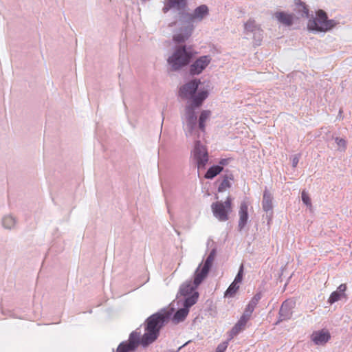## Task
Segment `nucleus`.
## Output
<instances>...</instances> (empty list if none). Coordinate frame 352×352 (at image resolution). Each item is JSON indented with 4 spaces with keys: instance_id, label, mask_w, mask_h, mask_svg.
I'll return each instance as SVG.
<instances>
[{
    "instance_id": "nucleus-1",
    "label": "nucleus",
    "mask_w": 352,
    "mask_h": 352,
    "mask_svg": "<svg viewBox=\"0 0 352 352\" xmlns=\"http://www.w3.org/2000/svg\"><path fill=\"white\" fill-rule=\"evenodd\" d=\"M173 309H162L146 318L144 323V343H153L160 336V330L169 322Z\"/></svg>"
},
{
    "instance_id": "nucleus-2",
    "label": "nucleus",
    "mask_w": 352,
    "mask_h": 352,
    "mask_svg": "<svg viewBox=\"0 0 352 352\" xmlns=\"http://www.w3.org/2000/svg\"><path fill=\"white\" fill-rule=\"evenodd\" d=\"M208 96L206 90L200 91L197 94H194L190 99L192 100L191 103L185 107V113L182 117L183 129L186 137L192 136L195 133L197 129V115L195 108L201 105L204 100Z\"/></svg>"
},
{
    "instance_id": "nucleus-3",
    "label": "nucleus",
    "mask_w": 352,
    "mask_h": 352,
    "mask_svg": "<svg viewBox=\"0 0 352 352\" xmlns=\"http://www.w3.org/2000/svg\"><path fill=\"white\" fill-rule=\"evenodd\" d=\"M192 56V53L186 50L185 45L179 46L167 61L173 71H178L189 64Z\"/></svg>"
},
{
    "instance_id": "nucleus-4",
    "label": "nucleus",
    "mask_w": 352,
    "mask_h": 352,
    "mask_svg": "<svg viewBox=\"0 0 352 352\" xmlns=\"http://www.w3.org/2000/svg\"><path fill=\"white\" fill-rule=\"evenodd\" d=\"M334 20L328 19L327 13L322 10H319L316 12V17L309 19L308 21V28L318 32H325L331 30L336 25Z\"/></svg>"
},
{
    "instance_id": "nucleus-5",
    "label": "nucleus",
    "mask_w": 352,
    "mask_h": 352,
    "mask_svg": "<svg viewBox=\"0 0 352 352\" xmlns=\"http://www.w3.org/2000/svg\"><path fill=\"white\" fill-rule=\"evenodd\" d=\"M211 208L214 216L220 221L228 219V214L232 210V199L228 197L224 202L217 201L212 203Z\"/></svg>"
},
{
    "instance_id": "nucleus-6",
    "label": "nucleus",
    "mask_w": 352,
    "mask_h": 352,
    "mask_svg": "<svg viewBox=\"0 0 352 352\" xmlns=\"http://www.w3.org/2000/svg\"><path fill=\"white\" fill-rule=\"evenodd\" d=\"M192 155L196 161L197 168H205L208 161V154L206 148L201 144L199 140L195 141Z\"/></svg>"
},
{
    "instance_id": "nucleus-7",
    "label": "nucleus",
    "mask_w": 352,
    "mask_h": 352,
    "mask_svg": "<svg viewBox=\"0 0 352 352\" xmlns=\"http://www.w3.org/2000/svg\"><path fill=\"white\" fill-rule=\"evenodd\" d=\"M208 14V8L206 5H201L194 10L192 14L182 12L181 18L190 24L195 20L201 21Z\"/></svg>"
},
{
    "instance_id": "nucleus-8",
    "label": "nucleus",
    "mask_w": 352,
    "mask_h": 352,
    "mask_svg": "<svg viewBox=\"0 0 352 352\" xmlns=\"http://www.w3.org/2000/svg\"><path fill=\"white\" fill-rule=\"evenodd\" d=\"M200 82L199 80L195 79L184 84L180 87L179 96L184 99H190L196 93Z\"/></svg>"
},
{
    "instance_id": "nucleus-9",
    "label": "nucleus",
    "mask_w": 352,
    "mask_h": 352,
    "mask_svg": "<svg viewBox=\"0 0 352 352\" xmlns=\"http://www.w3.org/2000/svg\"><path fill=\"white\" fill-rule=\"evenodd\" d=\"M211 61V57L208 55L200 56L190 66L189 72L191 75L200 74Z\"/></svg>"
},
{
    "instance_id": "nucleus-10",
    "label": "nucleus",
    "mask_w": 352,
    "mask_h": 352,
    "mask_svg": "<svg viewBox=\"0 0 352 352\" xmlns=\"http://www.w3.org/2000/svg\"><path fill=\"white\" fill-rule=\"evenodd\" d=\"M138 329H139L132 331L129 335L128 341H126L129 346L135 351H136L139 345H141L144 348H146L152 344L147 343L145 344L144 343V334L141 336V332L138 331Z\"/></svg>"
},
{
    "instance_id": "nucleus-11",
    "label": "nucleus",
    "mask_w": 352,
    "mask_h": 352,
    "mask_svg": "<svg viewBox=\"0 0 352 352\" xmlns=\"http://www.w3.org/2000/svg\"><path fill=\"white\" fill-rule=\"evenodd\" d=\"M138 329H139L132 331L129 335L128 341H126L129 346L135 351H136L139 345H141L144 348H146L152 344L147 343L145 344L144 343V334L141 336V332L138 331Z\"/></svg>"
},
{
    "instance_id": "nucleus-12",
    "label": "nucleus",
    "mask_w": 352,
    "mask_h": 352,
    "mask_svg": "<svg viewBox=\"0 0 352 352\" xmlns=\"http://www.w3.org/2000/svg\"><path fill=\"white\" fill-rule=\"evenodd\" d=\"M248 205L247 201H243L241 203L239 211V219L238 222V229L241 232L244 228L248 221Z\"/></svg>"
},
{
    "instance_id": "nucleus-13",
    "label": "nucleus",
    "mask_w": 352,
    "mask_h": 352,
    "mask_svg": "<svg viewBox=\"0 0 352 352\" xmlns=\"http://www.w3.org/2000/svg\"><path fill=\"white\" fill-rule=\"evenodd\" d=\"M192 29L193 26L190 24H188L186 26L181 28L179 32L174 34V41L177 43H184L190 36Z\"/></svg>"
},
{
    "instance_id": "nucleus-14",
    "label": "nucleus",
    "mask_w": 352,
    "mask_h": 352,
    "mask_svg": "<svg viewBox=\"0 0 352 352\" xmlns=\"http://www.w3.org/2000/svg\"><path fill=\"white\" fill-rule=\"evenodd\" d=\"M293 303L289 300L283 302L279 310V319L278 322L287 320L292 316Z\"/></svg>"
},
{
    "instance_id": "nucleus-15",
    "label": "nucleus",
    "mask_w": 352,
    "mask_h": 352,
    "mask_svg": "<svg viewBox=\"0 0 352 352\" xmlns=\"http://www.w3.org/2000/svg\"><path fill=\"white\" fill-rule=\"evenodd\" d=\"M209 272L210 270L203 267L202 263H201L195 271L193 285H195V287H198L208 276Z\"/></svg>"
},
{
    "instance_id": "nucleus-16",
    "label": "nucleus",
    "mask_w": 352,
    "mask_h": 352,
    "mask_svg": "<svg viewBox=\"0 0 352 352\" xmlns=\"http://www.w3.org/2000/svg\"><path fill=\"white\" fill-rule=\"evenodd\" d=\"M211 111L209 110H204L201 111L199 118L198 125L197 124V129H195V133H194L191 137H199L198 130H200L201 132L204 133L206 129V122L210 118Z\"/></svg>"
},
{
    "instance_id": "nucleus-17",
    "label": "nucleus",
    "mask_w": 352,
    "mask_h": 352,
    "mask_svg": "<svg viewBox=\"0 0 352 352\" xmlns=\"http://www.w3.org/2000/svg\"><path fill=\"white\" fill-rule=\"evenodd\" d=\"M330 338L329 333L323 330L315 331L311 335V340L318 345L324 344L329 341Z\"/></svg>"
},
{
    "instance_id": "nucleus-18",
    "label": "nucleus",
    "mask_w": 352,
    "mask_h": 352,
    "mask_svg": "<svg viewBox=\"0 0 352 352\" xmlns=\"http://www.w3.org/2000/svg\"><path fill=\"white\" fill-rule=\"evenodd\" d=\"M274 17L282 24L286 26H290L293 24L294 15L284 12H276L274 13Z\"/></svg>"
},
{
    "instance_id": "nucleus-19",
    "label": "nucleus",
    "mask_w": 352,
    "mask_h": 352,
    "mask_svg": "<svg viewBox=\"0 0 352 352\" xmlns=\"http://www.w3.org/2000/svg\"><path fill=\"white\" fill-rule=\"evenodd\" d=\"M273 197L270 192L265 188L263 192V201H262V207L264 211L269 212L272 210L273 204H272Z\"/></svg>"
},
{
    "instance_id": "nucleus-20",
    "label": "nucleus",
    "mask_w": 352,
    "mask_h": 352,
    "mask_svg": "<svg viewBox=\"0 0 352 352\" xmlns=\"http://www.w3.org/2000/svg\"><path fill=\"white\" fill-rule=\"evenodd\" d=\"M245 30L247 32H250L252 33H254V35L256 36V34H259L258 41H260L262 38V30L260 29V28L256 24V22L254 20L249 19L244 25Z\"/></svg>"
},
{
    "instance_id": "nucleus-21",
    "label": "nucleus",
    "mask_w": 352,
    "mask_h": 352,
    "mask_svg": "<svg viewBox=\"0 0 352 352\" xmlns=\"http://www.w3.org/2000/svg\"><path fill=\"white\" fill-rule=\"evenodd\" d=\"M197 287L192 285L191 281H186L179 288V294L182 296H187L191 295L194 292H196Z\"/></svg>"
},
{
    "instance_id": "nucleus-22",
    "label": "nucleus",
    "mask_w": 352,
    "mask_h": 352,
    "mask_svg": "<svg viewBox=\"0 0 352 352\" xmlns=\"http://www.w3.org/2000/svg\"><path fill=\"white\" fill-rule=\"evenodd\" d=\"M189 312L188 309H186V308H181L179 309L173 315V321L174 323H179L180 322H182L185 320L186 316H188V314Z\"/></svg>"
},
{
    "instance_id": "nucleus-23",
    "label": "nucleus",
    "mask_w": 352,
    "mask_h": 352,
    "mask_svg": "<svg viewBox=\"0 0 352 352\" xmlns=\"http://www.w3.org/2000/svg\"><path fill=\"white\" fill-rule=\"evenodd\" d=\"M16 223V220L11 214L6 215L2 219V226L4 228L8 230L13 229Z\"/></svg>"
},
{
    "instance_id": "nucleus-24",
    "label": "nucleus",
    "mask_w": 352,
    "mask_h": 352,
    "mask_svg": "<svg viewBox=\"0 0 352 352\" xmlns=\"http://www.w3.org/2000/svg\"><path fill=\"white\" fill-rule=\"evenodd\" d=\"M199 298V293L194 292L191 295L187 296L184 302V307L189 310V308L194 305Z\"/></svg>"
},
{
    "instance_id": "nucleus-25",
    "label": "nucleus",
    "mask_w": 352,
    "mask_h": 352,
    "mask_svg": "<svg viewBox=\"0 0 352 352\" xmlns=\"http://www.w3.org/2000/svg\"><path fill=\"white\" fill-rule=\"evenodd\" d=\"M296 10L301 17L309 18V9L304 2L298 0L296 3Z\"/></svg>"
},
{
    "instance_id": "nucleus-26",
    "label": "nucleus",
    "mask_w": 352,
    "mask_h": 352,
    "mask_svg": "<svg viewBox=\"0 0 352 352\" xmlns=\"http://www.w3.org/2000/svg\"><path fill=\"white\" fill-rule=\"evenodd\" d=\"M246 323L247 322L243 321V319H239L230 331V339H232L234 336H236L239 333L243 331L245 327Z\"/></svg>"
},
{
    "instance_id": "nucleus-27",
    "label": "nucleus",
    "mask_w": 352,
    "mask_h": 352,
    "mask_svg": "<svg viewBox=\"0 0 352 352\" xmlns=\"http://www.w3.org/2000/svg\"><path fill=\"white\" fill-rule=\"evenodd\" d=\"M223 170V167L220 165L212 166L207 170L205 177L206 179H213Z\"/></svg>"
},
{
    "instance_id": "nucleus-28",
    "label": "nucleus",
    "mask_w": 352,
    "mask_h": 352,
    "mask_svg": "<svg viewBox=\"0 0 352 352\" xmlns=\"http://www.w3.org/2000/svg\"><path fill=\"white\" fill-rule=\"evenodd\" d=\"M216 255L217 249L214 248L211 250L210 254L205 260L204 263H202V266L210 270L213 261H214V258L216 257Z\"/></svg>"
},
{
    "instance_id": "nucleus-29",
    "label": "nucleus",
    "mask_w": 352,
    "mask_h": 352,
    "mask_svg": "<svg viewBox=\"0 0 352 352\" xmlns=\"http://www.w3.org/2000/svg\"><path fill=\"white\" fill-rule=\"evenodd\" d=\"M233 179V175L232 174L229 175H226L223 177V179L221 182L220 185L218 187V191L219 192H223L227 188H230L231 184L230 182V180Z\"/></svg>"
},
{
    "instance_id": "nucleus-30",
    "label": "nucleus",
    "mask_w": 352,
    "mask_h": 352,
    "mask_svg": "<svg viewBox=\"0 0 352 352\" xmlns=\"http://www.w3.org/2000/svg\"><path fill=\"white\" fill-rule=\"evenodd\" d=\"M167 5L169 8H177L181 10L186 7V0H168Z\"/></svg>"
},
{
    "instance_id": "nucleus-31",
    "label": "nucleus",
    "mask_w": 352,
    "mask_h": 352,
    "mask_svg": "<svg viewBox=\"0 0 352 352\" xmlns=\"http://www.w3.org/2000/svg\"><path fill=\"white\" fill-rule=\"evenodd\" d=\"M238 284L239 283H236L234 280L227 289L225 293V296L232 297L239 288V285Z\"/></svg>"
},
{
    "instance_id": "nucleus-32",
    "label": "nucleus",
    "mask_w": 352,
    "mask_h": 352,
    "mask_svg": "<svg viewBox=\"0 0 352 352\" xmlns=\"http://www.w3.org/2000/svg\"><path fill=\"white\" fill-rule=\"evenodd\" d=\"M261 298H262L261 292L256 293L253 296V298L251 299V300L249 302V303L248 304L247 307L250 308L251 309H252L254 311L255 307H256L258 301L261 299Z\"/></svg>"
},
{
    "instance_id": "nucleus-33",
    "label": "nucleus",
    "mask_w": 352,
    "mask_h": 352,
    "mask_svg": "<svg viewBox=\"0 0 352 352\" xmlns=\"http://www.w3.org/2000/svg\"><path fill=\"white\" fill-rule=\"evenodd\" d=\"M339 293L340 292H338L337 290L333 292L328 299V302L332 305L333 303L340 300L342 298L344 297V296L341 295V294Z\"/></svg>"
},
{
    "instance_id": "nucleus-34",
    "label": "nucleus",
    "mask_w": 352,
    "mask_h": 352,
    "mask_svg": "<svg viewBox=\"0 0 352 352\" xmlns=\"http://www.w3.org/2000/svg\"><path fill=\"white\" fill-rule=\"evenodd\" d=\"M135 351L132 348H130L126 344V342H122L118 345L116 352H134Z\"/></svg>"
},
{
    "instance_id": "nucleus-35",
    "label": "nucleus",
    "mask_w": 352,
    "mask_h": 352,
    "mask_svg": "<svg viewBox=\"0 0 352 352\" xmlns=\"http://www.w3.org/2000/svg\"><path fill=\"white\" fill-rule=\"evenodd\" d=\"M335 142L337 144L339 149L342 151H344L346 148V141L343 138H336Z\"/></svg>"
},
{
    "instance_id": "nucleus-36",
    "label": "nucleus",
    "mask_w": 352,
    "mask_h": 352,
    "mask_svg": "<svg viewBox=\"0 0 352 352\" xmlns=\"http://www.w3.org/2000/svg\"><path fill=\"white\" fill-rule=\"evenodd\" d=\"M253 311H254L252 309L246 307V308L245 309V311H244L243 315L241 316L240 319H243V321L247 322L250 320Z\"/></svg>"
},
{
    "instance_id": "nucleus-37",
    "label": "nucleus",
    "mask_w": 352,
    "mask_h": 352,
    "mask_svg": "<svg viewBox=\"0 0 352 352\" xmlns=\"http://www.w3.org/2000/svg\"><path fill=\"white\" fill-rule=\"evenodd\" d=\"M243 265L241 264L240 267H239V272L234 278V281L236 283H241L242 280H243Z\"/></svg>"
},
{
    "instance_id": "nucleus-38",
    "label": "nucleus",
    "mask_w": 352,
    "mask_h": 352,
    "mask_svg": "<svg viewBox=\"0 0 352 352\" xmlns=\"http://www.w3.org/2000/svg\"><path fill=\"white\" fill-rule=\"evenodd\" d=\"M228 346V340L223 342L222 343L219 344L217 349L215 352H224L227 347Z\"/></svg>"
},
{
    "instance_id": "nucleus-39",
    "label": "nucleus",
    "mask_w": 352,
    "mask_h": 352,
    "mask_svg": "<svg viewBox=\"0 0 352 352\" xmlns=\"http://www.w3.org/2000/svg\"><path fill=\"white\" fill-rule=\"evenodd\" d=\"M301 197H302V201L305 204H306L307 206L311 205V199L306 192L302 191Z\"/></svg>"
},
{
    "instance_id": "nucleus-40",
    "label": "nucleus",
    "mask_w": 352,
    "mask_h": 352,
    "mask_svg": "<svg viewBox=\"0 0 352 352\" xmlns=\"http://www.w3.org/2000/svg\"><path fill=\"white\" fill-rule=\"evenodd\" d=\"M346 290V284H341L337 289V291L340 292L339 294H341V295L346 297L345 292Z\"/></svg>"
},
{
    "instance_id": "nucleus-41",
    "label": "nucleus",
    "mask_w": 352,
    "mask_h": 352,
    "mask_svg": "<svg viewBox=\"0 0 352 352\" xmlns=\"http://www.w3.org/2000/svg\"><path fill=\"white\" fill-rule=\"evenodd\" d=\"M300 157L298 155H296L292 158V166L294 168L296 167L298 162H299Z\"/></svg>"
},
{
    "instance_id": "nucleus-42",
    "label": "nucleus",
    "mask_w": 352,
    "mask_h": 352,
    "mask_svg": "<svg viewBox=\"0 0 352 352\" xmlns=\"http://www.w3.org/2000/svg\"><path fill=\"white\" fill-rule=\"evenodd\" d=\"M258 38H259V34H256V36L254 34V39L256 41L255 44L257 45H260V42L262 40V38H261L260 41H258Z\"/></svg>"
},
{
    "instance_id": "nucleus-43",
    "label": "nucleus",
    "mask_w": 352,
    "mask_h": 352,
    "mask_svg": "<svg viewBox=\"0 0 352 352\" xmlns=\"http://www.w3.org/2000/svg\"><path fill=\"white\" fill-rule=\"evenodd\" d=\"M228 163V159H222L220 160L219 162V164L221 166H225V165H227Z\"/></svg>"
},
{
    "instance_id": "nucleus-44",
    "label": "nucleus",
    "mask_w": 352,
    "mask_h": 352,
    "mask_svg": "<svg viewBox=\"0 0 352 352\" xmlns=\"http://www.w3.org/2000/svg\"><path fill=\"white\" fill-rule=\"evenodd\" d=\"M170 8L168 7V6L166 4V6L164 7L163 11L164 12H166Z\"/></svg>"
}]
</instances>
